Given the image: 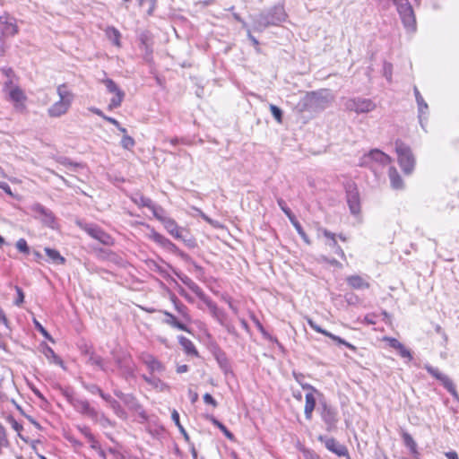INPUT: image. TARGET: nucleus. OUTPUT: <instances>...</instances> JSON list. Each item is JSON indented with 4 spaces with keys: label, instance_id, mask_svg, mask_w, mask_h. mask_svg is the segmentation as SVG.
<instances>
[{
    "label": "nucleus",
    "instance_id": "obj_1",
    "mask_svg": "<svg viewBox=\"0 0 459 459\" xmlns=\"http://www.w3.org/2000/svg\"><path fill=\"white\" fill-rule=\"evenodd\" d=\"M333 101V95L329 90L307 92L298 103L300 112H320L327 108Z\"/></svg>",
    "mask_w": 459,
    "mask_h": 459
},
{
    "label": "nucleus",
    "instance_id": "obj_2",
    "mask_svg": "<svg viewBox=\"0 0 459 459\" xmlns=\"http://www.w3.org/2000/svg\"><path fill=\"white\" fill-rule=\"evenodd\" d=\"M287 18L284 7L281 4L274 5L253 18L255 30L263 31L269 26H278Z\"/></svg>",
    "mask_w": 459,
    "mask_h": 459
},
{
    "label": "nucleus",
    "instance_id": "obj_3",
    "mask_svg": "<svg viewBox=\"0 0 459 459\" xmlns=\"http://www.w3.org/2000/svg\"><path fill=\"white\" fill-rule=\"evenodd\" d=\"M56 92L59 96V100L55 102L48 109V114L51 117H58L65 114L72 103L73 94L67 89L65 84H61L57 87Z\"/></svg>",
    "mask_w": 459,
    "mask_h": 459
},
{
    "label": "nucleus",
    "instance_id": "obj_4",
    "mask_svg": "<svg viewBox=\"0 0 459 459\" xmlns=\"http://www.w3.org/2000/svg\"><path fill=\"white\" fill-rule=\"evenodd\" d=\"M395 152L398 157V163L403 173L410 175L414 170L415 158L411 148L400 140L395 142Z\"/></svg>",
    "mask_w": 459,
    "mask_h": 459
},
{
    "label": "nucleus",
    "instance_id": "obj_5",
    "mask_svg": "<svg viewBox=\"0 0 459 459\" xmlns=\"http://www.w3.org/2000/svg\"><path fill=\"white\" fill-rule=\"evenodd\" d=\"M396 6L401 21L408 31L416 30V18L413 8L409 0H392Z\"/></svg>",
    "mask_w": 459,
    "mask_h": 459
},
{
    "label": "nucleus",
    "instance_id": "obj_6",
    "mask_svg": "<svg viewBox=\"0 0 459 459\" xmlns=\"http://www.w3.org/2000/svg\"><path fill=\"white\" fill-rule=\"evenodd\" d=\"M392 158L378 149H373L367 154H364L360 160L359 165L360 167H373V163H378L381 166H385L391 163Z\"/></svg>",
    "mask_w": 459,
    "mask_h": 459
},
{
    "label": "nucleus",
    "instance_id": "obj_7",
    "mask_svg": "<svg viewBox=\"0 0 459 459\" xmlns=\"http://www.w3.org/2000/svg\"><path fill=\"white\" fill-rule=\"evenodd\" d=\"M320 416L325 424V429L332 432L336 429V425L339 420L338 411L336 408L327 404L325 402L320 404Z\"/></svg>",
    "mask_w": 459,
    "mask_h": 459
},
{
    "label": "nucleus",
    "instance_id": "obj_8",
    "mask_svg": "<svg viewBox=\"0 0 459 459\" xmlns=\"http://www.w3.org/2000/svg\"><path fill=\"white\" fill-rule=\"evenodd\" d=\"M344 107L349 111H354L357 114L368 113L376 108V104L369 99L352 98L348 99Z\"/></svg>",
    "mask_w": 459,
    "mask_h": 459
},
{
    "label": "nucleus",
    "instance_id": "obj_9",
    "mask_svg": "<svg viewBox=\"0 0 459 459\" xmlns=\"http://www.w3.org/2000/svg\"><path fill=\"white\" fill-rule=\"evenodd\" d=\"M4 90L8 94L9 100L13 102L15 108L22 110L26 100L24 92L18 86L13 85L11 79L5 82Z\"/></svg>",
    "mask_w": 459,
    "mask_h": 459
},
{
    "label": "nucleus",
    "instance_id": "obj_10",
    "mask_svg": "<svg viewBox=\"0 0 459 459\" xmlns=\"http://www.w3.org/2000/svg\"><path fill=\"white\" fill-rule=\"evenodd\" d=\"M424 368L433 377L439 380L444 387L452 394L455 400L459 402V394L455 389V386L453 381L446 375L441 373L437 368H433L432 366L426 364Z\"/></svg>",
    "mask_w": 459,
    "mask_h": 459
},
{
    "label": "nucleus",
    "instance_id": "obj_11",
    "mask_svg": "<svg viewBox=\"0 0 459 459\" xmlns=\"http://www.w3.org/2000/svg\"><path fill=\"white\" fill-rule=\"evenodd\" d=\"M318 440L325 445L327 450L337 455L338 456H349L348 449L344 445L339 443L335 438L320 435Z\"/></svg>",
    "mask_w": 459,
    "mask_h": 459
},
{
    "label": "nucleus",
    "instance_id": "obj_12",
    "mask_svg": "<svg viewBox=\"0 0 459 459\" xmlns=\"http://www.w3.org/2000/svg\"><path fill=\"white\" fill-rule=\"evenodd\" d=\"M150 238L153 239L157 244H159L165 249L169 250V252L176 254L184 259L188 258V255L186 253L181 251L174 243H172L169 239H168L161 234L152 230V234L150 235Z\"/></svg>",
    "mask_w": 459,
    "mask_h": 459
},
{
    "label": "nucleus",
    "instance_id": "obj_13",
    "mask_svg": "<svg viewBox=\"0 0 459 459\" xmlns=\"http://www.w3.org/2000/svg\"><path fill=\"white\" fill-rule=\"evenodd\" d=\"M307 322L308 324V325L313 329L315 330L316 333H322L324 334L325 336H327L329 337L330 339H332L333 341L336 342L338 344H342L344 346H346L347 348H349L350 350L353 351H357V347H355L353 344L346 342L344 339L341 338L340 336L338 335H335L325 329H323L320 325H318L315 321H313L311 318H307Z\"/></svg>",
    "mask_w": 459,
    "mask_h": 459
},
{
    "label": "nucleus",
    "instance_id": "obj_14",
    "mask_svg": "<svg viewBox=\"0 0 459 459\" xmlns=\"http://www.w3.org/2000/svg\"><path fill=\"white\" fill-rule=\"evenodd\" d=\"M74 407L76 411L79 412L91 418L92 420H96L98 417V412L95 411L94 408H92L89 402L86 400H74Z\"/></svg>",
    "mask_w": 459,
    "mask_h": 459
},
{
    "label": "nucleus",
    "instance_id": "obj_15",
    "mask_svg": "<svg viewBox=\"0 0 459 459\" xmlns=\"http://www.w3.org/2000/svg\"><path fill=\"white\" fill-rule=\"evenodd\" d=\"M0 31L4 37L13 36L17 33L18 27L13 22V19L9 17H0Z\"/></svg>",
    "mask_w": 459,
    "mask_h": 459
},
{
    "label": "nucleus",
    "instance_id": "obj_16",
    "mask_svg": "<svg viewBox=\"0 0 459 459\" xmlns=\"http://www.w3.org/2000/svg\"><path fill=\"white\" fill-rule=\"evenodd\" d=\"M145 208H148L152 215L162 224L169 218L167 216L166 211L160 205L154 204L151 199L145 198Z\"/></svg>",
    "mask_w": 459,
    "mask_h": 459
},
{
    "label": "nucleus",
    "instance_id": "obj_17",
    "mask_svg": "<svg viewBox=\"0 0 459 459\" xmlns=\"http://www.w3.org/2000/svg\"><path fill=\"white\" fill-rule=\"evenodd\" d=\"M347 203L351 213L358 214L360 212L359 195L357 189L347 191Z\"/></svg>",
    "mask_w": 459,
    "mask_h": 459
},
{
    "label": "nucleus",
    "instance_id": "obj_18",
    "mask_svg": "<svg viewBox=\"0 0 459 459\" xmlns=\"http://www.w3.org/2000/svg\"><path fill=\"white\" fill-rule=\"evenodd\" d=\"M400 435L403 438V445L409 449L410 453L418 459L420 453L418 451V445L413 437L404 429H401Z\"/></svg>",
    "mask_w": 459,
    "mask_h": 459
},
{
    "label": "nucleus",
    "instance_id": "obj_19",
    "mask_svg": "<svg viewBox=\"0 0 459 459\" xmlns=\"http://www.w3.org/2000/svg\"><path fill=\"white\" fill-rule=\"evenodd\" d=\"M165 318L163 319V322L167 324L168 325L189 333V328L187 327L186 324L183 322V320H178L174 315H172L169 312L164 311Z\"/></svg>",
    "mask_w": 459,
    "mask_h": 459
},
{
    "label": "nucleus",
    "instance_id": "obj_20",
    "mask_svg": "<svg viewBox=\"0 0 459 459\" xmlns=\"http://www.w3.org/2000/svg\"><path fill=\"white\" fill-rule=\"evenodd\" d=\"M180 281L187 286L200 299L206 301V295L201 287L186 275L179 276Z\"/></svg>",
    "mask_w": 459,
    "mask_h": 459
},
{
    "label": "nucleus",
    "instance_id": "obj_21",
    "mask_svg": "<svg viewBox=\"0 0 459 459\" xmlns=\"http://www.w3.org/2000/svg\"><path fill=\"white\" fill-rule=\"evenodd\" d=\"M85 230L89 233L90 236L98 239L100 243L104 245H109L112 242L110 236L102 231L100 229L97 227H87Z\"/></svg>",
    "mask_w": 459,
    "mask_h": 459
},
{
    "label": "nucleus",
    "instance_id": "obj_22",
    "mask_svg": "<svg viewBox=\"0 0 459 459\" xmlns=\"http://www.w3.org/2000/svg\"><path fill=\"white\" fill-rule=\"evenodd\" d=\"M413 91H414V95H415L417 105H418L419 120L421 125V127L424 128V125L422 122L423 116L427 113L429 107L416 86H414Z\"/></svg>",
    "mask_w": 459,
    "mask_h": 459
},
{
    "label": "nucleus",
    "instance_id": "obj_23",
    "mask_svg": "<svg viewBox=\"0 0 459 459\" xmlns=\"http://www.w3.org/2000/svg\"><path fill=\"white\" fill-rule=\"evenodd\" d=\"M388 176L392 188L401 190L404 187L403 180L394 167L389 168Z\"/></svg>",
    "mask_w": 459,
    "mask_h": 459
},
{
    "label": "nucleus",
    "instance_id": "obj_24",
    "mask_svg": "<svg viewBox=\"0 0 459 459\" xmlns=\"http://www.w3.org/2000/svg\"><path fill=\"white\" fill-rule=\"evenodd\" d=\"M316 392L308 391L306 394V403L304 408V413L307 420H310L312 419V413L316 407Z\"/></svg>",
    "mask_w": 459,
    "mask_h": 459
},
{
    "label": "nucleus",
    "instance_id": "obj_25",
    "mask_svg": "<svg viewBox=\"0 0 459 459\" xmlns=\"http://www.w3.org/2000/svg\"><path fill=\"white\" fill-rule=\"evenodd\" d=\"M323 234L325 238L330 239L329 247H332L334 250V253L341 256L342 258H344L345 254L342 250V248L338 245L336 241V235L328 230H324Z\"/></svg>",
    "mask_w": 459,
    "mask_h": 459
},
{
    "label": "nucleus",
    "instance_id": "obj_26",
    "mask_svg": "<svg viewBox=\"0 0 459 459\" xmlns=\"http://www.w3.org/2000/svg\"><path fill=\"white\" fill-rule=\"evenodd\" d=\"M163 226L167 231L175 238H177V235H180V233H186V230L184 228L178 227L177 222L171 218L166 220L163 223Z\"/></svg>",
    "mask_w": 459,
    "mask_h": 459
},
{
    "label": "nucleus",
    "instance_id": "obj_27",
    "mask_svg": "<svg viewBox=\"0 0 459 459\" xmlns=\"http://www.w3.org/2000/svg\"><path fill=\"white\" fill-rule=\"evenodd\" d=\"M347 283L353 289L360 290V289H368L369 288V283L367 282L362 277L359 275H351L347 278Z\"/></svg>",
    "mask_w": 459,
    "mask_h": 459
},
{
    "label": "nucleus",
    "instance_id": "obj_28",
    "mask_svg": "<svg viewBox=\"0 0 459 459\" xmlns=\"http://www.w3.org/2000/svg\"><path fill=\"white\" fill-rule=\"evenodd\" d=\"M177 312L181 316L182 320L186 323L191 322V316L188 312V308L182 302H180L176 297L172 299Z\"/></svg>",
    "mask_w": 459,
    "mask_h": 459
},
{
    "label": "nucleus",
    "instance_id": "obj_29",
    "mask_svg": "<svg viewBox=\"0 0 459 459\" xmlns=\"http://www.w3.org/2000/svg\"><path fill=\"white\" fill-rule=\"evenodd\" d=\"M145 364L151 373H161L164 371V366L152 355L145 357Z\"/></svg>",
    "mask_w": 459,
    "mask_h": 459
},
{
    "label": "nucleus",
    "instance_id": "obj_30",
    "mask_svg": "<svg viewBox=\"0 0 459 459\" xmlns=\"http://www.w3.org/2000/svg\"><path fill=\"white\" fill-rule=\"evenodd\" d=\"M101 398L109 404V406L113 409V411L116 412L117 416H119L120 418L125 417V412L121 409L120 404L117 401L112 398L109 394H106L104 393H101Z\"/></svg>",
    "mask_w": 459,
    "mask_h": 459
},
{
    "label": "nucleus",
    "instance_id": "obj_31",
    "mask_svg": "<svg viewBox=\"0 0 459 459\" xmlns=\"http://www.w3.org/2000/svg\"><path fill=\"white\" fill-rule=\"evenodd\" d=\"M178 339L179 344L183 347V349L186 354H188V355H197L198 354V352L191 340H189L188 338H186L183 335L178 336Z\"/></svg>",
    "mask_w": 459,
    "mask_h": 459
},
{
    "label": "nucleus",
    "instance_id": "obj_32",
    "mask_svg": "<svg viewBox=\"0 0 459 459\" xmlns=\"http://www.w3.org/2000/svg\"><path fill=\"white\" fill-rule=\"evenodd\" d=\"M44 251L49 261H51L53 264H64L65 263V257H63L57 250L52 249L50 247H45Z\"/></svg>",
    "mask_w": 459,
    "mask_h": 459
},
{
    "label": "nucleus",
    "instance_id": "obj_33",
    "mask_svg": "<svg viewBox=\"0 0 459 459\" xmlns=\"http://www.w3.org/2000/svg\"><path fill=\"white\" fill-rule=\"evenodd\" d=\"M42 352L45 355V357L49 360L51 363H55L56 365H62L61 359L56 355L55 351L48 346L45 345L42 348Z\"/></svg>",
    "mask_w": 459,
    "mask_h": 459
},
{
    "label": "nucleus",
    "instance_id": "obj_34",
    "mask_svg": "<svg viewBox=\"0 0 459 459\" xmlns=\"http://www.w3.org/2000/svg\"><path fill=\"white\" fill-rule=\"evenodd\" d=\"M145 382L149 383L154 389L158 391H167L169 389V385L162 382L160 378L152 377L151 378H147L145 377Z\"/></svg>",
    "mask_w": 459,
    "mask_h": 459
},
{
    "label": "nucleus",
    "instance_id": "obj_35",
    "mask_svg": "<svg viewBox=\"0 0 459 459\" xmlns=\"http://www.w3.org/2000/svg\"><path fill=\"white\" fill-rule=\"evenodd\" d=\"M107 38L116 46H120V32L114 27H108L105 30Z\"/></svg>",
    "mask_w": 459,
    "mask_h": 459
},
{
    "label": "nucleus",
    "instance_id": "obj_36",
    "mask_svg": "<svg viewBox=\"0 0 459 459\" xmlns=\"http://www.w3.org/2000/svg\"><path fill=\"white\" fill-rule=\"evenodd\" d=\"M88 363H90L91 365L99 367L103 371L107 372L108 370V368L104 365V362H103V359H101V357L94 354L93 352L89 353Z\"/></svg>",
    "mask_w": 459,
    "mask_h": 459
},
{
    "label": "nucleus",
    "instance_id": "obj_37",
    "mask_svg": "<svg viewBox=\"0 0 459 459\" xmlns=\"http://www.w3.org/2000/svg\"><path fill=\"white\" fill-rule=\"evenodd\" d=\"M293 377H294L295 380L301 385L302 389L318 393V390H316V387H314L312 385H310L308 383H305L303 381L305 378V376L303 374L294 372Z\"/></svg>",
    "mask_w": 459,
    "mask_h": 459
},
{
    "label": "nucleus",
    "instance_id": "obj_38",
    "mask_svg": "<svg viewBox=\"0 0 459 459\" xmlns=\"http://www.w3.org/2000/svg\"><path fill=\"white\" fill-rule=\"evenodd\" d=\"M177 239L182 240L184 244L189 248H194L196 247L195 239L190 236L187 230H186V233H180V235H177Z\"/></svg>",
    "mask_w": 459,
    "mask_h": 459
},
{
    "label": "nucleus",
    "instance_id": "obj_39",
    "mask_svg": "<svg viewBox=\"0 0 459 459\" xmlns=\"http://www.w3.org/2000/svg\"><path fill=\"white\" fill-rule=\"evenodd\" d=\"M295 230H297L298 234L301 237V238L307 243L310 244V239L308 236L306 234L305 230H303L301 224L297 221L296 217L290 221Z\"/></svg>",
    "mask_w": 459,
    "mask_h": 459
},
{
    "label": "nucleus",
    "instance_id": "obj_40",
    "mask_svg": "<svg viewBox=\"0 0 459 459\" xmlns=\"http://www.w3.org/2000/svg\"><path fill=\"white\" fill-rule=\"evenodd\" d=\"M171 418H172V420L175 422V424L177 425V427L178 428L180 433L184 436L185 439L186 441L189 440V436L188 434L186 433V429H184V427L181 425L180 423V420H179V414L178 412L174 410L171 413Z\"/></svg>",
    "mask_w": 459,
    "mask_h": 459
},
{
    "label": "nucleus",
    "instance_id": "obj_41",
    "mask_svg": "<svg viewBox=\"0 0 459 459\" xmlns=\"http://www.w3.org/2000/svg\"><path fill=\"white\" fill-rule=\"evenodd\" d=\"M40 220L42 221V222L47 225L48 227H50L52 229L55 228V217L53 215V213L51 212V211H49L48 209L47 210V212L40 217Z\"/></svg>",
    "mask_w": 459,
    "mask_h": 459
},
{
    "label": "nucleus",
    "instance_id": "obj_42",
    "mask_svg": "<svg viewBox=\"0 0 459 459\" xmlns=\"http://www.w3.org/2000/svg\"><path fill=\"white\" fill-rule=\"evenodd\" d=\"M124 96L125 94L123 91H117V93H115L114 97L110 100L108 108L113 109L118 108L121 105Z\"/></svg>",
    "mask_w": 459,
    "mask_h": 459
},
{
    "label": "nucleus",
    "instance_id": "obj_43",
    "mask_svg": "<svg viewBox=\"0 0 459 459\" xmlns=\"http://www.w3.org/2000/svg\"><path fill=\"white\" fill-rule=\"evenodd\" d=\"M277 204L281 210L285 213V215L288 217L290 221L294 219L296 216L293 214L291 210L287 206L285 201L282 198L277 199Z\"/></svg>",
    "mask_w": 459,
    "mask_h": 459
},
{
    "label": "nucleus",
    "instance_id": "obj_44",
    "mask_svg": "<svg viewBox=\"0 0 459 459\" xmlns=\"http://www.w3.org/2000/svg\"><path fill=\"white\" fill-rule=\"evenodd\" d=\"M212 422L214 426L219 428L229 439H233L234 435L220 420L214 417H212Z\"/></svg>",
    "mask_w": 459,
    "mask_h": 459
},
{
    "label": "nucleus",
    "instance_id": "obj_45",
    "mask_svg": "<svg viewBox=\"0 0 459 459\" xmlns=\"http://www.w3.org/2000/svg\"><path fill=\"white\" fill-rule=\"evenodd\" d=\"M269 108H270V111H271L273 117L275 118V120L278 123H281L282 122V115H283L282 110L279 107H277L273 104H270Z\"/></svg>",
    "mask_w": 459,
    "mask_h": 459
},
{
    "label": "nucleus",
    "instance_id": "obj_46",
    "mask_svg": "<svg viewBox=\"0 0 459 459\" xmlns=\"http://www.w3.org/2000/svg\"><path fill=\"white\" fill-rule=\"evenodd\" d=\"M103 83L105 84L108 91L110 92V93H114L115 94V93H117V91H122L121 90H119V88L115 83V82L112 81L111 79L104 80Z\"/></svg>",
    "mask_w": 459,
    "mask_h": 459
},
{
    "label": "nucleus",
    "instance_id": "obj_47",
    "mask_svg": "<svg viewBox=\"0 0 459 459\" xmlns=\"http://www.w3.org/2000/svg\"><path fill=\"white\" fill-rule=\"evenodd\" d=\"M121 398L123 399L124 403L130 408V409H136L137 403L135 401V398L131 394H125L122 395Z\"/></svg>",
    "mask_w": 459,
    "mask_h": 459
},
{
    "label": "nucleus",
    "instance_id": "obj_48",
    "mask_svg": "<svg viewBox=\"0 0 459 459\" xmlns=\"http://www.w3.org/2000/svg\"><path fill=\"white\" fill-rule=\"evenodd\" d=\"M31 211L35 212L36 217L40 219V217L47 212V208L41 205L40 204H34L30 207Z\"/></svg>",
    "mask_w": 459,
    "mask_h": 459
},
{
    "label": "nucleus",
    "instance_id": "obj_49",
    "mask_svg": "<svg viewBox=\"0 0 459 459\" xmlns=\"http://www.w3.org/2000/svg\"><path fill=\"white\" fill-rule=\"evenodd\" d=\"M204 302L206 303V305L210 308V310L212 313V315L215 317L219 318L221 311L217 307L216 304L213 303L212 301H211L207 297H206V301H204Z\"/></svg>",
    "mask_w": 459,
    "mask_h": 459
},
{
    "label": "nucleus",
    "instance_id": "obj_50",
    "mask_svg": "<svg viewBox=\"0 0 459 459\" xmlns=\"http://www.w3.org/2000/svg\"><path fill=\"white\" fill-rule=\"evenodd\" d=\"M399 352V355L403 358L407 359L409 361L412 359L411 352L409 349H407L403 343L401 345V348L396 350Z\"/></svg>",
    "mask_w": 459,
    "mask_h": 459
},
{
    "label": "nucleus",
    "instance_id": "obj_51",
    "mask_svg": "<svg viewBox=\"0 0 459 459\" xmlns=\"http://www.w3.org/2000/svg\"><path fill=\"white\" fill-rule=\"evenodd\" d=\"M33 323L35 325V327L37 328V330L44 336L46 337L47 339L52 341V338L51 336L49 335V333H48V331L41 325V324L37 321L36 319L33 320Z\"/></svg>",
    "mask_w": 459,
    "mask_h": 459
},
{
    "label": "nucleus",
    "instance_id": "obj_52",
    "mask_svg": "<svg viewBox=\"0 0 459 459\" xmlns=\"http://www.w3.org/2000/svg\"><path fill=\"white\" fill-rule=\"evenodd\" d=\"M86 436L89 437V438L91 440V447L98 450L100 455L103 457L104 459H107L106 453L98 446V442L94 440L91 434L86 433Z\"/></svg>",
    "mask_w": 459,
    "mask_h": 459
},
{
    "label": "nucleus",
    "instance_id": "obj_53",
    "mask_svg": "<svg viewBox=\"0 0 459 459\" xmlns=\"http://www.w3.org/2000/svg\"><path fill=\"white\" fill-rule=\"evenodd\" d=\"M145 267L162 273L164 271L153 260H145Z\"/></svg>",
    "mask_w": 459,
    "mask_h": 459
},
{
    "label": "nucleus",
    "instance_id": "obj_54",
    "mask_svg": "<svg viewBox=\"0 0 459 459\" xmlns=\"http://www.w3.org/2000/svg\"><path fill=\"white\" fill-rule=\"evenodd\" d=\"M16 247L19 251L22 253H28L29 252V247L27 245V242L23 238H20L16 243Z\"/></svg>",
    "mask_w": 459,
    "mask_h": 459
},
{
    "label": "nucleus",
    "instance_id": "obj_55",
    "mask_svg": "<svg viewBox=\"0 0 459 459\" xmlns=\"http://www.w3.org/2000/svg\"><path fill=\"white\" fill-rule=\"evenodd\" d=\"M57 161L66 167V168H69L70 169L72 170H74V169L78 166L77 164H74L72 163L67 158H65V157H61L57 160Z\"/></svg>",
    "mask_w": 459,
    "mask_h": 459
},
{
    "label": "nucleus",
    "instance_id": "obj_56",
    "mask_svg": "<svg viewBox=\"0 0 459 459\" xmlns=\"http://www.w3.org/2000/svg\"><path fill=\"white\" fill-rule=\"evenodd\" d=\"M121 143L124 148L129 149L130 147H132L134 145V142L132 137H130L128 135H125L121 141Z\"/></svg>",
    "mask_w": 459,
    "mask_h": 459
},
{
    "label": "nucleus",
    "instance_id": "obj_57",
    "mask_svg": "<svg viewBox=\"0 0 459 459\" xmlns=\"http://www.w3.org/2000/svg\"><path fill=\"white\" fill-rule=\"evenodd\" d=\"M385 340L387 341L388 345L391 348L394 350H398L399 348H401L402 342H400L397 339L389 337L386 338Z\"/></svg>",
    "mask_w": 459,
    "mask_h": 459
},
{
    "label": "nucleus",
    "instance_id": "obj_58",
    "mask_svg": "<svg viewBox=\"0 0 459 459\" xmlns=\"http://www.w3.org/2000/svg\"><path fill=\"white\" fill-rule=\"evenodd\" d=\"M103 119L107 120L108 122L113 124L114 126H116L122 133H126V128L122 127L119 124V122L117 120H116L115 118H112V117H107V116H103Z\"/></svg>",
    "mask_w": 459,
    "mask_h": 459
},
{
    "label": "nucleus",
    "instance_id": "obj_59",
    "mask_svg": "<svg viewBox=\"0 0 459 459\" xmlns=\"http://www.w3.org/2000/svg\"><path fill=\"white\" fill-rule=\"evenodd\" d=\"M204 401L205 403L211 404L212 407H216L218 404L216 400L208 393L204 395Z\"/></svg>",
    "mask_w": 459,
    "mask_h": 459
},
{
    "label": "nucleus",
    "instance_id": "obj_60",
    "mask_svg": "<svg viewBox=\"0 0 459 459\" xmlns=\"http://www.w3.org/2000/svg\"><path fill=\"white\" fill-rule=\"evenodd\" d=\"M15 290H16L17 294H18V299H16L15 304L17 306H20L23 302V300H24V294H23V292H22L21 288L16 286Z\"/></svg>",
    "mask_w": 459,
    "mask_h": 459
},
{
    "label": "nucleus",
    "instance_id": "obj_61",
    "mask_svg": "<svg viewBox=\"0 0 459 459\" xmlns=\"http://www.w3.org/2000/svg\"><path fill=\"white\" fill-rule=\"evenodd\" d=\"M149 434L152 435L157 441H159V437L161 435V434H164V429H156L154 430H148Z\"/></svg>",
    "mask_w": 459,
    "mask_h": 459
},
{
    "label": "nucleus",
    "instance_id": "obj_62",
    "mask_svg": "<svg viewBox=\"0 0 459 459\" xmlns=\"http://www.w3.org/2000/svg\"><path fill=\"white\" fill-rule=\"evenodd\" d=\"M0 188L3 189L7 195H13L11 187L5 182H0Z\"/></svg>",
    "mask_w": 459,
    "mask_h": 459
},
{
    "label": "nucleus",
    "instance_id": "obj_63",
    "mask_svg": "<svg viewBox=\"0 0 459 459\" xmlns=\"http://www.w3.org/2000/svg\"><path fill=\"white\" fill-rule=\"evenodd\" d=\"M261 333L263 334V336H264L265 339L269 340L270 342H276V343H278V344H279L278 340H277L276 338L273 337L270 333H268L265 331V329L264 330V332H261Z\"/></svg>",
    "mask_w": 459,
    "mask_h": 459
},
{
    "label": "nucleus",
    "instance_id": "obj_64",
    "mask_svg": "<svg viewBox=\"0 0 459 459\" xmlns=\"http://www.w3.org/2000/svg\"><path fill=\"white\" fill-rule=\"evenodd\" d=\"M447 459H459L458 455L455 451H449L445 454Z\"/></svg>",
    "mask_w": 459,
    "mask_h": 459
}]
</instances>
